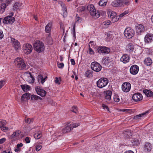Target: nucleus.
<instances>
[{
	"mask_svg": "<svg viewBox=\"0 0 153 153\" xmlns=\"http://www.w3.org/2000/svg\"><path fill=\"white\" fill-rule=\"evenodd\" d=\"M6 123V122L5 120H0V128L2 131L5 132L9 130L8 128L5 126Z\"/></svg>",
	"mask_w": 153,
	"mask_h": 153,
	"instance_id": "18",
	"label": "nucleus"
},
{
	"mask_svg": "<svg viewBox=\"0 0 153 153\" xmlns=\"http://www.w3.org/2000/svg\"><path fill=\"white\" fill-rule=\"evenodd\" d=\"M15 65L20 70L24 69L26 68V65L25 61L22 58L18 57L14 62Z\"/></svg>",
	"mask_w": 153,
	"mask_h": 153,
	"instance_id": "1",
	"label": "nucleus"
},
{
	"mask_svg": "<svg viewBox=\"0 0 153 153\" xmlns=\"http://www.w3.org/2000/svg\"><path fill=\"white\" fill-rule=\"evenodd\" d=\"M131 141L135 145H138L139 143V140L137 138L134 139Z\"/></svg>",
	"mask_w": 153,
	"mask_h": 153,
	"instance_id": "47",
	"label": "nucleus"
},
{
	"mask_svg": "<svg viewBox=\"0 0 153 153\" xmlns=\"http://www.w3.org/2000/svg\"><path fill=\"white\" fill-rule=\"evenodd\" d=\"M138 71L139 67L136 65L132 66L130 70V73L133 75L137 74L138 72Z\"/></svg>",
	"mask_w": 153,
	"mask_h": 153,
	"instance_id": "19",
	"label": "nucleus"
},
{
	"mask_svg": "<svg viewBox=\"0 0 153 153\" xmlns=\"http://www.w3.org/2000/svg\"><path fill=\"white\" fill-rule=\"evenodd\" d=\"M62 10L63 11V16L64 17L66 16L67 15V9L65 6L62 8Z\"/></svg>",
	"mask_w": 153,
	"mask_h": 153,
	"instance_id": "43",
	"label": "nucleus"
},
{
	"mask_svg": "<svg viewBox=\"0 0 153 153\" xmlns=\"http://www.w3.org/2000/svg\"><path fill=\"white\" fill-rule=\"evenodd\" d=\"M89 53L91 54H93L94 53V51L90 48V45H89Z\"/></svg>",
	"mask_w": 153,
	"mask_h": 153,
	"instance_id": "58",
	"label": "nucleus"
},
{
	"mask_svg": "<svg viewBox=\"0 0 153 153\" xmlns=\"http://www.w3.org/2000/svg\"><path fill=\"white\" fill-rule=\"evenodd\" d=\"M59 3L60 5L62 8L65 7V4L62 1H60L59 2Z\"/></svg>",
	"mask_w": 153,
	"mask_h": 153,
	"instance_id": "61",
	"label": "nucleus"
},
{
	"mask_svg": "<svg viewBox=\"0 0 153 153\" xmlns=\"http://www.w3.org/2000/svg\"><path fill=\"white\" fill-rule=\"evenodd\" d=\"M88 9L91 15L95 18H97L100 17V13L98 10H96L93 4H90L88 6Z\"/></svg>",
	"mask_w": 153,
	"mask_h": 153,
	"instance_id": "2",
	"label": "nucleus"
},
{
	"mask_svg": "<svg viewBox=\"0 0 153 153\" xmlns=\"http://www.w3.org/2000/svg\"><path fill=\"white\" fill-rule=\"evenodd\" d=\"M124 137L126 139H129L130 137L131 136V131L129 130H127L124 131L123 133Z\"/></svg>",
	"mask_w": 153,
	"mask_h": 153,
	"instance_id": "24",
	"label": "nucleus"
},
{
	"mask_svg": "<svg viewBox=\"0 0 153 153\" xmlns=\"http://www.w3.org/2000/svg\"><path fill=\"white\" fill-rule=\"evenodd\" d=\"M30 96V94L28 93H26L23 94L21 98V101H23L27 100Z\"/></svg>",
	"mask_w": 153,
	"mask_h": 153,
	"instance_id": "27",
	"label": "nucleus"
},
{
	"mask_svg": "<svg viewBox=\"0 0 153 153\" xmlns=\"http://www.w3.org/2000/svg\"><path fill=\"white\" fill-rule=\"evenodd\" d=\"M112 92L111 91L108 90L106 92L105 98L109 100L111 99Z\"/></svg>",
	"mask_w": 153,
	"mask_h": 153,
	"instance_id": "31",
	"label": "nucleus"
},
{
	"mask_svg": "<svg viewBox=\"0 0 153 153\" xmlns=\"http://www.w3.org/2000/svg\"><path fill=\"white\" fill-rule=\"evenodd\" d=\"M124 35L128 39L131 38L134 35V31L130 27H127L124 31Z\"/></svg>",
	"mask_w": 153,
	"mask_h": 153,
	"instance_id": "4",
	"label": "nucleus"
},
{
	"mask_svg": "<svg viewBox=\"0 0 153 153\" xmlns=\"http://www.w3.org/2000/svg\"><path fill=\"white\" fill-rule=\"evenodd\" d=\"M143 98V97L142 94L138 93L134 94L132 97L133 100L136 102L141 100Z\"/></svg>",
	"mask_w": 153,
	"mask_h": 153,
	"instance_id": "17",
	"label": "nucleus"
},
{
	"mask_svg": "<svg viewBox=\"0 0 153 153\" xmlns=\"http://www.w3.org/2000/svg\"><path fill=\"white\" fill-rule=\"evenodd\" d=\"M97 51L99 53L105 54L108 53L110 51V49L109 48L106 47L100 46L98 48Z\"/></svg>",
	"mask_w": 153,
	"mask_h": 153,
	"instance_id": "10",
	"label": "nucleus"
},
{
	"mask_svg": "<svg viewBox=\"0 0 153 153\" xmlns=\"http://www.w3.org/2000/svg\"><path fill=\"white\" fill-rule=\"evenodd\" d=\"M148 113L149 111H146L145 112L143 113L138 115L135 116L134 117V119H141L142 117H143L145 115H146V114Z\"/></svg>",
	"mask_w": 153,
	"mask_h": 153,
	"instance_id": "28",
	"label": "nucleus"
},
{
	"mask_svg": "<svg viewBox=\"0 0 153 153\" xmlns=\"http://www.w3.org/2000/svg\"><path fill=\"white\" fill-rule=\"evenodd\" d=\"M4 36V34L2 31L0 30V39H2Z\"/></svg>",
	"mask_w": 153,
	"mask_h": 153,
	"instance_id": "62",
	"label": "nucleus"
},
{
	"mask_svg": "<svg viewBox=\"0 0 153 153\" xmlns=\"http://www.w3.org/2000/svg\"><path fill=\"white\" fill-rule=\"evenodd\" d=\"M11 15L5 17L3 19V22L4 24H12L15 21V18L14 17L12 16L13 15V13H11Z\"/></svg>",
	"mask_w": 153,
	"mask_h": 153,
	"instance_id": "7",
	"label": "nucleus"
},
{
	"mask_svg": "<svg viewBox=\"0 0 153 153\" xmlns=\"http://www.w3.org/2000/svg\"><path fill=\"white\" fill-rule=\"evenodd\" d=\"M128 12H129L128 11L126 10V11H125L123 13H122L121 14L119 15V16H118V18H119V19H120V18H121L123 16H124L125 15L128 14Z\"/></svg>",
	"mask_w": 153,
	"mask_h": 153,
	"instance_id": "46",
	"label": "nucleus"
},
{
	"mask_svg": "<svg viewBox=\"0 0 153 153\" xmlns=\"http://www.w3.org/2000/svg\"><path fill=\"white\" fill-rule=\"evenodd\" d=\"M72 32L73 33V35L74 36L75 38V24H74L73 26V27L72 30Z\"/></svg>",
	"mask_w": 153,
	"mask_h": 153,
	"instance_id": "54",
	"label": "nucleus"
},
{
	"mask_svg": "<svg viewBox=\"0 0 153 153\" xmlns=\"http://www.w3.org/2000/svg\"><path fill=\"white\" fill-rule=\"evenodd\" d=\"M91 66V69L96 72L100 71L102 68V67L100 64L96 62H92Z\"/></svg>",
	"mask_w": 153,
	"mask_h": 153,
	"instance_id": "9",
	"label": "nucleus"
},
{
	"mask_svg": "<svg viewBox=\"0 0 153 153\" xmlns=\"http://www.w3.org/2000/svg\"><path fill=\"white\" fill-rule=\"evenodd\" d=\"M114 101L116 102H118L120 100L119 97L117 95H115L114 97Z\"/></svg>",
	"mask_w": 153,
	"mask_h": 153,
	"instance_id": "51",
	"label": "nucleus"
},
{
	"mask_svg": "<svg viewBox=\"0 0 153 153\" xmlns=\"http://www.w3.org/2000/svg\"><path fill=\"white\" fill-rule=\"evenodd\" d=\"M47 77L46 76L44 78L42 75H39L37 77V79H38V81L39 83H41L42 84L45 82V79L47 78Z\"/></svg>",
	"mask_w": 153,
	"mask_h": 153,
	"instance_id": "23",
	"label": "nucleus"
},
{
	"mask_svg": "<svg viewBox=\"0 0 153 153\" xmlns=\"http://www.w3.org/2000/svg\"><path fill=\"white\" fill-rule=\"evenodd\" d=\"M130 59V57L128 55L124 54L121 58L120 60L124 63H126L129 61Z\"/></svg>",
	"mask_w": 153,
	"mask_h": 153,
	"instance_id": "20",
	"label": "nucleus"
},
{
	"mask_svg": "<svg viewBox=\"0 0 153 153\" xmlns=\"http://www.w3.org/2000/svg\"><path fill=\"white\" fill-rule=\"evenodd\" d=\"M5 84V81L4 80L0 81V89Z\"/></svg>",
	"mask_w": 153,
	"mask_h": 153,
	"instance_id": "52",
	"label": "nucleus"
},
{
	"mask_svg": "<svg viewBox=\"0 0 153 153\" xmlns=\"http://www.w3.org/2000/svg\"><path fill=\"white\" fill-rule=\"evenodd\" d=\"M28 76H30V77L31 78V80L30 81V83H33L34 82V79L30 72L29 73Z\"/></svg>",
	"mask_w": 153,
	"mask_h": 153,
	"instance_id": "49",
	"label": "nucleus"
},
{
	"mask_svg": "<svg viewBox=\"0 0 153 153\" xmlns=\"http://www.w3.org/2000/svg\"><path fill=\"white\" fill-rule=\"evenodd\" d=\"M110 61V59L108 57H104L102 60V62L105 64L108 63Z\"/></svg>",
	"mask_w": 153,
	"mask_h": 153,
	"instance_id": "39",
	"label": "nucleus"
},
{
	"mask_svg": "<svg viewBox=\"0 0 153 153\" xmlns=\"http://www.w3.org/2000/svg\"><path fill=\"white\" fill-rule=\"evenodd\" d=\"M20 132V131L19 130L16 131L13 133L10 136V138L13 139L19 136Z\"/></svg>",
	"mask_w": 153,
	"mask_h": 153,
	"instance_id": "29",
	"label": "nucleus"
},
{
	"mask_svg": "<svg viewBox=\"0 0 153 153\" xmlns=\"http://www.w3.org/2000/svg\"><path fill=\"white\" fill-rule=\"evenodd\" d=\"M6 140V139L5 138H3L0 139V144H2L4 142H5Z\"/></svg>",
	"mask_w": 153,
	"mask_h": 153,
	"instance_id": "60",
	"label": "nucleus"
},
{
	"mask_svg": "<svg viewBox=\"0 0 153 153\" xmlns=\"http://www.w3.org/2000/svg\"><path fill=\"white\" fill-rule=\"evenodd\" d=\"M31 99L32 101H34L38 100H41L42 98L37 95H32L31 96Z\"/></svg>",
	"mask_w": 153,
	"mask_h": 153,
	"instance_id": "37",
	"label": "nucleus"
},
{
	"mask_svg": "<svg viewBox=\"0 0 153 153\" xmlns=\"http://www.w3.org/2000/svg\"><path fill=\"white\" fill-rule=\"evenodd\" d=\"M21 86L22 90L25 92L29 91L30 88L29 85H21Z\"/></svg>",
	"mask_w": 153,
	"mask_h": 153,
	"instance_id": "34",
	"label": "nucleus"
},
{
	"mask_svg": "<svg viewBox=\"0 0 153 153\" xmlns=\"http://www.w3.org/2000/svg\"><path fill=\"white\" fill-rule=\"evenodd\" d=\"M33 49L36 51L40 53L44 51V46L43 43L40 41H38L35 42L33 45Z\"/></svg>",
	"mask_w": 153,
	"mask_h": 153,
	"instance_id": "3",
	"label": "nucleus"
},
{
	"mask_svg": "<svg viewBox=\"0 0 153 153\" xmlns=\"http://www.w3.org/2000/svg\"><path fill=\"white\" fill-rule=\"evenodd\" d=\"M79 125V123H74L69 125L63 128L62 132L63 133H65L67 132H70L74 128H76Z\"/></svg>",
	"mask_w": 153,
	"mask_h": 153,
	"instance_id": "8",
	"label": "nucleus"
},
{
	"mask_svg": "<svg viewBox=\"0 0 153 153\" xmlns=\"http://www.w3.org/2000/svg\"><path fill=\"white\" fill-rule=\"evenodd\" d=\"M64 66V64L63 63H58V66L60 68H62Z\"/></svg>",
	"mask_w": 153,
	"mask_h": 153,
	"instance_id": "57",
	"label": "nucleus"
},
{
	"mask_svg": "<svg viewBox=\"0 0 153 153\" xmlns=\"http://www.w3.org/2000/svg\"><path fill=\"white\" fill-rule=\"evenodd\" d=\"M52 25V23L51 22H49L47 24L45 28V30L46 33H50L51 30Z\"/></svg>",
	"mask_w": 153,
	"mask_h": 153,
	"instance_id": "25",
	"label": "nucleus"
},
{
	"mask_svg": "<svg viewBox=\"0 0 153 153\" xmlns=\"http://www.w3.org/2000/svg\"><path fill=\"white\" fill-rule=\"evenodd\" d=\"M85 10V8L82 6H80L77 8V11L81 12L84 11Z\"/></svg>",
	"mask_w": 153,
	"mask_h": 153,
	"instance_id": "48",
	"label": "nucleus"
},
{
	"mask_svg": "<svg viewBox=\"0 0 153 153\" xmlns=\"http://www.w3.org/2000/svg\"><path fill=\"white\" fill-rule=\"evenodd\" d=\"M123 4L120 0L114 1L111 3L112 5L114 7H122Z\"/></svg>",
	"mask_w": 153,
	"mask_h": 153,
	"instance_id": "21",
	"label": "nucleus"
},
{
	"mask_svg": "<svg viewBox=\"0 0 153 153\" xmlns=\"http://www.w3.org/2000/svg\"><path fill=\"white\" fill-rule=\"evenodd\" d=\"M34 137L36 139H39L42 137L41 133L40 132H39L36 133L34 134Z\"/></svg>",
	"mask_w": 153,
	"mask_h": 153,
	"instance_id": "40",
	"label": "nucleus"
},
{
	"mask_svg": "<svg viewBox=\"0 0 153 153\" xmlns=\"http://www.w3.org/2000/svg\"><path fill=\"white\" fill-rule=\"evenodd\" d=\"M121 1L123 4V6H124L125 5H128L130 3L129 1L128 0H122Z\"/></svg>",
	"mask_w": 153,
	"mask_h": 153,
	"instance_id": "44",
	"label": "nucleus"
},
{
	"mask_svg": "<svg viewBox=\"0 0 153 153\" xmlns=\"http://www.w3.org/2000/svg\"><path fill=\"white\" fill-rule=\"evenodd\" d=\"M7 5L6 4L2 3L0 5V13H3L5 10Z\"/></svg>",
	"mask_w": 153,
	"mask_h": 153,
	"instance_id": "32",
	"label": "nucleus"
},
{
	"mask_svg": "<svg viewBox=\"0 0 153 153\" xmlns=\"http://www.w3.org/2000/svg\"><path fill=\"white\" fill-rule=\"evenodd\" d=\"M143 93L148 97H152L153 96V92L152 91L147 89L144 90Z\"/></svg>",
	"mask_w": 153,
	"mask_h": 153,
	"instance_id": "26",
	"label": "nucleus"
},
{
	"mask_svg": "<svg viewBox=\"0 0 153 153\" xmlns=\"http://www.w3.org/2000/svg\"><path fill=\"white\" fill-rule=\"evenodd\" d=\"M23 49L25 53L28 54L32 51L33 48L30 44H26L24 45Z\"/></svg>",
	"mask_w": 153,
	"mask_h": 153,
	"instance_id": "11",
	"label": "nucleus"
},
{
	"mask_svg": "<svg viewBox=\"0 0 153 153\" xmlns=\"http://www.w3.org/2000/svg\"><path fill=\"white\" fill-rule=\"evenodd\" d=\"M10 39L11 43L16 51H17V50L20 47L19 42L17 40L11 37Z\"/></svg>",
	"mask_w": 153,
	"mask_h": 153,
	"instance_id": "12",
	"label": "nucleus"
},
{
	"mask_svg": "<svg viewBox=\"0 0 153 153\" xmlns=\"http://www.w3.org/2000/svg\"><path fill=\"white\" fill-rule=\"evenodd\" d=\"M108 82V80L107 78H103L98 80L97 82V85L98 87L102 88L106 86Z\"/></svg>",
	"mask_w": 153,
	"mask_h": 153,
	"instance_id": "5",
	"label": "nucleus"
},
{
	"mask_svg": "<svg viewBox=\"0 0 153 153\" xmlns=\"http://www.w3.org/2000/svg\"><path fill=\"white\" fill-rule=\"evenodd\" d=\"M134 46L131 43H129L126 46L127 51L129 52H131L133 51L134 49Z\"/></svg>",
	"mask_w": 153,
	"mask_h": 153,
	"instance_id": "33",
	"label": "nucleus"
},
{
	"mask_svg": "<svg viewBox=\"0 0 153 153\" xmlns=\"http://www.w3.org/2000/svg\"><path fill=\"white\" fill-rule=\"evenodd\" d=\"M25 141L26 143H30V139L29 137H27L25 138Z\"/></svg>",
	"mask_w": 153,
	"mask_h": 153,
	"instance_id": "56",
	"label": "nucleus"
},
{
	"mask_svg": "<svg viewBox=\"0 0 153 153\" xmlns=\"http://www.w3.org/2000/svg\"><path fill=\"white\" fill-rule=\"evenodd\" d=\"M144 63L147 66H150L152 63V61L150 58H147L144 60Z\"/></svg>",
	"mask_w": 153,
	"mask_h": 153,
	"instance_id": "30",
	"label": "nucleus"
},
{
	"mask_svg": "<svg viewBox=\"0 0 153 153\" xmlns=\"http://www.w3.org/2000/svg\"><path fill=\"white\" fill-rule=\"evenodd\" d=\"M70 61L72 65H74L75 64V63L74 59H71Z\"/></svg>",
	"mask_w": 153,
	"mask_h": 153,
	"instance_id": "64",
	"label": "nucleus"
},
{
	"mask_svg": "<svg viewBox=\"0 0 153 153\" xmlns=\"http://www.w3.org/2000/svg\"><path fill=\"white\" fill-rule=\"evenodd\" d=\"M145 27L142 25H138L136 27V32L138 35L142 34L145 31Z\"/></svg>",
	"mask_w": 153,
	"mask_h": 153,
	"instance_id": "13",
	"label": "nucleus"
},
{
	"mask_svg": "<svg viewBox=\"0 0 153 153\" xmlns=\"http://www.w3.org/2000/svg\"><path fill=\"white\" fill-rule=\"evenodd\" d=\"M107 3V1L106 0H101L100 1L99 4L100 6H102L106 5Z\"/></svg>",
	"mask_w": 153,
	"mask_h": 153,
	"instance_id": "41",
	"label": "nucleus"
},
{
	"mask_svg": "<svg viewBox=\"0 0 153 153\" xmlns=\"http://www.w3.org/2000/svg\"><path fill=\"white\" fill-rule=\"evenodd\" d=\"M13 0H6V3L7 4V5L10 4Z\"/></svg>",
	"mask_w": 153,
	"mask_h": 153,
	"instance_id": "63",
	"label": "nucleus"
},
{
	"mask_svg": "<svg viewBox=\"0 0 153 153\" xmlns=\"http://www.w3.org/2000/svg\"><path fill=\"white\" fill-rule=\"evenodd\" d=\"M46 42L49 45H51L53 43V40L51 37L50 33L48 34V35L46 39Z\"/></svg>",
	"mask_w": 153,
	"mask_h": 153,
	"instance_id": "36",
	"label": "nucleus"
},
{
	"mask_svg": "<svg viewBox=\"0 0 153 153\" xmlns=\"http://www.w3.org/2000/svg\"><path fill=\"white\" fill-rule=\"evenodd\" d=\"M85 75L88 77H91L92 76V71L90 70H88L85 73Z\"/></svg>",
	"mask_w": 153,
	"mask_h": 153,
	"instance_id": "38",
	"label": "nucleus"
},
{
	"mask_svg": "<svg viewBox=\"0 0 153 153\" xmlns=\"http://www.w3.org/2000/svg\"><path fill=\"white\" fill-rule=\"evenodd\" d=\"M131 85L130 83L128 82H125L122 85V89L125 92H128L130 90Z\"/></svg>",
	"mask_w": 153,
	"mask_h": 153,
	"instance_id": "14",
	"label": "nucleus"
},
{
	"mask_svg": "<svg viewBox=\"0 0 153 153\" xmlns=\"http://www.w3.org/2000/svg\"><path fill=\"white\" fill-rule=\"evenodd\" d=\"M152 148V146L150 143H146L145 144L144 149L148 152L151 151Z\"/></svg>",
	"mask_w": 153,
	"mask_h": 153,
	"instance_id": "35",
	"label": "nucleus"
},
{
	"mask_svg": "<svg viewBox=\"0 0 153 153\" xmlns=\"http://www.w3.org/2000/svg\"><path fill=\"white\" fill-rule=\"evenodd\" d=\"M144 41L146 43H150L153 41V34H147L145 36Z\"/></svg>",
	"mask_w": 153,
	"mask_h": 153,
	"instance_id": "16",
	"label": "nucleus"
},
{
	"mask_svg": "<svg viewBox=\"0 0 153 153\" xmlns=\"http://www.w3.org/2000/svg\"><path fill=\"white\" fill-rule=\"evenodd\" d=\"M102 107L103 108V109H106L107 110V111H109V109L108 106L104 104H102Z\"/></svg>",
	"mask_w": 153,
	"mask_h": 153,
	"instance_id": "55",
	"label": "nucleus"
},
{
	"mask_svg": "<svg viewBox=\"0 0 153 153\" xmlns=\"http://www.w3.org/2000/svg\"><path fill=\"white\" fill-rule=\"evenodd\" d=\"M23 146V144L22 143L18 144L16 146V148L14 150L16 152H18L20 150V148L22 147Z\"/></svg>",
	"mask_w": 153,
	"mask_h": 153,
	"instance_id": "42",
	"label": "nucleus"
},
{
	"mask_svg": "<svg viewBox=\"0 0 153 153\" xmlns=\"http://www.w3.org/2000/svg\"><path fill=\"white\" fill-rule=\"evenodd\" d=\"M108 17L111 19L112 22H117L119 20L118 16H117L116 13L111 10H109L107 12Z\"/></svg>",
	"mask_w": 153,
	"mask_h": 153,
	"instance_id": "6",
	"label": "nucleus"
},
{
	"mask_svg": "<svg viewBox=\"0 0 153 153\" xmlns=\"http://www.w3.org/2000/svg\"><path fill=\"white\" fill-rule=\"evenodd\" d=\"M71 110L75 113H77L78 112L77 109V107L75 106H74L72 108Z\"/></svg>",
	"mask_w": 153,
	"mask_h": 153,
	"instance_id": "53",
	"label": "nucleus"
},
{
	"mask_svg": "<svg viewBox=\"0 0 153 153\" xmlns=\"http://www.w3.org/2000/svg\"><path fill=\"white\" fill-rule=\"evenodd\" d=\"M34 121V119L33 118H28L25 120V122L28 123H33Z\"/></svg>",
	"mask_w": 153,
	"mask_h": 153,
	"instance_id": "45",
	"label": "nucleus"
},
{
	"mask_svg": "<svg viewBox=\"0 0 153 153\" xmlns=\"http://www.w3.org/2000/svg\"><path fill=\"white\" fill-rule=\"evenodd\" d=\"M35 91L38 95L42 97H45L46 94V92L39 87H36L35 88Z\"/></svg>",
	"mask_w": 153,
	"mask_h": 153,
	"instance_id": "15",
	"label": "nucleus"
},
{
	"mask_svg": "<svg viewBox=\"0 0 153 153\" xmlns=\"http://www.w3.org/2000/svg\"><path fill=\"white\" fill-rule=\"evenodd\" d=\"M42 148V146L41 145H38L36 146V150L37 151H39Z\"/></svg>",
	"mask_w": 153,
	"mask_h": 153,
	"instance_id": "59",
	"label": "nucleus"
},
{
	"mask_svg": "<svg viewBox=\"0 0 153 153\" xmlns=\"http://www.w3.org/2000/svg\"><path fill=\"white\" fill-rule=\"evenodd\" d=\"M131 109H123L122 110V111L128 113H131Z\"/></svg>",
	"mask_w": 153,
	"mask_h": 153,
	"instance_id": "50",
	"label": "nucleus"
},
{
	"mask_svg": "<svg viewBox=\"0 0 153 153\" xmlns=\"http://www.w3.org/2000/svg\"><path fill=\"white\" fill-rule=\"evenodd\" d=\"M22 4L19 2L15 3L13 6V8L14 10H16L18 9H22Z\"/></svg>",
	"mask_w": 153,
	"mask_h": 153,
	"instance_id": "22",
	"label": "nucleus"
}]
</instances>
